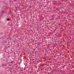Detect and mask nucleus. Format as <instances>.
Segmentation results:
<instances>
[{
  "label": "nucleus",
  "mask_w": 74,
  "mask_h": 74,
  "mask_svg": "<svg viewBox=\"0 0 74 74\" xmlns=\"http://www.w3.org/2000/svg\"><path fill=\"white\" fill-rule=\"evenodd\" d=\"M7 21H10V19L7 18Z\"/></svg>",
  "instance_id": "nucleus-1"
},
{
  "label": "nucleus",
  "mask_w": 74,
  "mask_h": 74,
  "mask_svg": "<svg viewBox=\"0 0 74 74\" xmlns=\"http://www.w3.org/2000/svg\"><path fill=\"white\" fill-rule=\"evenodd\" d=\"M48 74H50L49 73H48Z\"/></svg>",
  "instance_id": "nucleus-2"
}]
</instances>
